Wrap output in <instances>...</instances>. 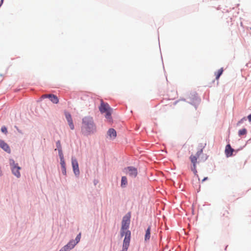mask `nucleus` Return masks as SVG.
<instances>
[{"instance_id":"24","label":"nucleus","mask_w":251,"mask_h":251,"mask_svg":"<svg viewBox=\"0 0 251 251\" xmlns=\"http://www.w3.org/2000/svg\"><path fill=\"white\" fill-rule=\"evenodd\" d=\"M192 171L194 172V173L196 175L197 173V171L196 169V165H193V167L192 168Z\"/></svg>"},{"instance_id":"29","label":"nucleus","mask_w":251,"mask_h":251,"mask_svg":"<svg viewBox=\"0 0 251 251\" xmlns=\"http://www.w3.org/2000/svg\"><path fill=\"white\" fill-rule=\"evenodd\" d=\"M3 0H1V2H0V6L1 5L2 2H3Z\"/></svg>"},{"instance_id":"4","label":"nucleus","mask_w":251,"mask_h":251,"mask_svg":"<svg viewBox=\"0 0 251 251\" xmlns=\"http://www.w3.org/2000/svg\"><path fill=\"white\" fill-rule=\"evenodd\" d=\"M10 165L12 174L17 177L19 178L21 176L20 170L21 167L18 166L17 163H16L13 159L10 160Z\"/></svg>"},{"instance_id":"16","label":"nucleus","mask_w":251,"mask_h":251,"mask_svg":"<svg viewBox=\"0 0 251 251\" xmlns=\"http://www.w3.org/2000/svg\"><path fill=\"white\" fill-rule=\"evenodd\" d=\"M60 164L62 168V173L64 175L66 174V164L65 160L60 161Z\"/></svg>"},{"instance_id":"25","label":"nucleus","mask_w":251,"mask_h":251,"mask_svg":"<svg viewBox=\"0 0 251 251\" xmlns=\"http://www.w3.org/2000/svg\"><path fill=\"white\" fill-rule=\"evenodd\" d=\"M1 132L6 133L7 132V128L5 126H3L1 128Z\"/></svg>"},{"instance_id":"8","label":"nucleus","mask_w":251,"mask_h":251,"mask_svg":"<svg viewBox=\"0 0 251 251\" xmlns=\"http://www.w3.org/2000/svg\"><path fill=\"white\" fill-rule=\"evenodd\" d=\"M125 170L131 177H135L137 175V169L133 167H128Z\"/></svg>"},{"instance_id":"13","label":"nucleus","mask_w":251,"mask_h":251,"mask_svg":"<svg viewBox=\"0 0 251 251\" xmlns=\"http://www.w3.org/2000/svg\"><path fill=\"white\" fill-rule=\"evenodd\" d=\"M234 150L231 147L229 144L226 146L225 149V154L226 157H230L232 155Z\"/></svg>"},{"instance_id":"7","label":"nucleus","mask_w":251,"mask_h":251,"mask_svg":"<svg viewBox=\"0 0 251 251\" xmlns=\"http://www.w3.org/2000/svg\"><path fill=\"white\" fill-rule=\"evenodd\" d=\"M72 164L75 174L76 176L78 175L79 174V170L78 164L76 158L74 157L72 158Z\"/></svg>"},{"instance_id":"28","label":"nucleus","mask_w":251,"mask_h":251,"mask_svg":"<svg viewBox=\"0 0 251 251\" xmlns=\"http://www.w3.org/2000/svg\"><path fill=\"white\" fill-rule=\"evenodd\" d=\"M206 179H207V177H204L203 179H202V182L206 180Z\"/></svg>"},{"instance_id":"14","label":"nucleus","mask_w":251,"mask_h":251,"mask_svg":"<svg viewBox=\"0 0 251 251\" xmlns=\"http://www.w3.org/2000/svg\"><path fill=\"white\" fill-rule=\"evenodd\" d=\"M107 135L109 136L110 139H113L116 137L117 133L116 130L114 128H110L107 131Z\"/></svg>"},{"instance_id":"9","label":"nucleus","mask_w":251,"mask_h":251,"mask_svg":"<svg viewBox=\"0 0 251 251\" xmlns=\"http://www.w3.org/2000/svg\"><path fill=\"white\" fill-rule=\"evenodd\" d=\"M202 150L201 149L200 151H198L195 155H191L190 156V159L193 165H196L197 160L199 158L200 156L202 153Z\"/></svg>"},{"instance_id":"22","label":"nucleus","mask_w":251,"mask_h":251,"mask_svg":"<svg viewBox=\"0 0 251 251\" xmlns=\"http://www.w3.org/2000/svg\"><path fill=\"white\" fill-rule=\"evenodd\" d=\"M80 238H81V233H79L76 237L75 239V241H74L75 242V243L77 244L80 240Z\"/></svg>"},{"instance_id":"21","label":"nucleus","mask_w":251,"mask_h":251,"mask_svg":"<svg viewBox=\"0 0 251 251\" xmlns=\"http://www.w3.org/2000/svg\"><path fill=\"white\" fill-rule=\"evenodd\" d=\"M58 153H59V157H60V161L64 160L63 154L62 151V149H60L58 150Z\"/></svg>"},{"instance_id":"6","label":"nucleus","mask_w":251,"mask_h":251,"mask_svg":"<svg viewBox=\"0 0 251 251\" xmlns=\"http://www.w3.org/2000/svg\"><path fill=\"white\" fill-rule=\"evenodd\" d=\"M42 99L49 98L50 101L53 103L57 104L59 102V100L56 95L53 94H45L41 96Z\"/></svg>"},{"instance_id":"26","label":"nucleus","mask_w":251,"mask_h":251,"mask_svg":"<svg viewBox=\"0 0 251 251\" xmlns=\"http://www.w3.org/2000/svg\"><path fill=\"white\" fill-rule=\"evenodd\" d=\"M246 120V118H243L240 121H239L237 123V125H239L241 123H242L244 121Z\"/></svg>"},{"instance_id":"15","label":"nucleus","mask_w":251,"mask_h":251,"mask_svg":"<svg viewBox=\"0 0 251 251\" xmlns=\"http://www.w3.org/2000/svg\"><path fill=\"white\" fill-rule=\"evenodd\" d=\"M151 237V226H149L146 231L145 235V241L146 242L149 241Z\"/></svg>"},{"instance_id":"17","label":"nucleus","mask_w":251,"mask_h":251,"mask_svg":"<svg viewBox=\"0 0 251 251\" xmlns=\"http://www.w3.org/2000/svg\"><path fill=\"white\" fill-rule=\"evenodd\" d=\"M224 71L223 68H221L220 69H219L217 72H216L215 73V76H216V79L218 80L220 76L223 74V72Z\"/></svg>"},{"instance_id":"27","label":"nucleus","mask_w":251,"mask_h":251,"mask_svg":"<svg viewBox=\"0 0 251 251\" xmlns=\"http://www.w3.org/2000/svg\"><path fill=\"white\" fill-rule=\"evenodd\" d=\"M248 119L249 121L250 122H251V114H250L248 116Z\"/></svg>"},{"instance_id":"19","label":"nucleus","mask_w":251,"mask_h":251,"mask_svg":"<svg viewBox=\"0 0 251 251\" xmlns=\"http://www.w3.org/2000/svg\"><path fill=\"white\" fill-rule=\"evenodd\" d=\"M247 130L246 128H243L239 130L238 135L241 136L242 135H246L247 134Z\"/></svg>"},{"instance_id":"12","label":"nucleus","mask_w":251,"mask_h":251,"mask_svg":"<svg viewBox=\"0 0 251 251\" xmlns=\"http://www.w3.org/2000/svg\"><path fill=\"white\" fill-rule=\"evenodd\" d=\"M0 148L8 153H10L11 150L9 146L3 140H0Z\"/></svg>"},{"instance_id":"23","label":"nucleus","mask_w":251,"mask_h":251,"mask_svg":"<svg viewBox=\"0 0 251 251\" xmlns=\"http://www.w3.org/2000/svg\"><path fill=\"white\" fill-rule=\"evenodd\" d=\"M56 144V147L58 149V150H59L60 149H61V143H60V141H57Z\"/></svg>"},{"instance_id":"1","label":"nucleus","mask_w":251,"mask_h":251,"mask_svg":"<svg viewBox=\"0 0 251 251\" xmlns=\"http://www.w3.org/2000/svg\"><path fill=\"white\" fill-rule=\"evenodd\" d=\"M81 131L84 135H88L96 131V126L92 117H85L82 119Z\"/></svg>"},{"instance_id":"2","label":"nucleus","mask_w":251,"mask_h":251,"mask_svg":"<svg viewBox=\"0 0 251 251\" xmlns=\"http://www.w3.org/2000/svg\"><path fill=\"white\" fill-rule=\"evenodd\" d=\"M99 110L101 113H105V118L109 121L111 120L112 109L107 103H104L102 100H101V104Z\"/></svg>"},{"instance_id":"20","label":"nucleus","mask_w":251,"mask_h":251,"mask_svg":"<svg viewBox=\"0 0 251 251\" xmlns=\"http://www.w3.org/2000/svg\"><path fill=\"white\" fill-rule=\"evenodd\" d=\"M229 212L228 210L223 209L221 211V214L223 217H227Z\"/></svg>"},{"instance_id":"10","label":"nucleus","mask_w":251,"mask_h":251,"mask_svg":"<svg viewBox=\"0 0 251 251\" xmlns=\"http://www.w3.org/2000/svg\"><path fill=\"white\" fill-rule=\"evenodd\" d=\"M76 245V243L74 240L70 241L66 245L64 246L62 249L64 251H69L74 248Z\"/></svg>"},{"instance_id":"11","label":"nucleus","mask_w":251,"mask_h":251,"mask_svg":"<svg viewBox=\"0 0 251 251\" xmlns=\"http://www.w3.org/2000/svg\"><path fill=\"white\" fill-rule=\"evenodd\" d=\"M65 117L68 121L70 128L73 130L75 127L71 114L69 113L65 112Z\"/></svg>"},{"instance_id":"3","label":"nucleus","mask_w":251,"mask_h":251,"mask_svg":"<svg viewBox=\"0 0 251 251\" xmlns=\"http://www.w3.org/2000/svg\"><path fill=\"white\" fill-rule=\"evenodd\" d=\"M130 224V216L126 215L123 218L122 222V227L121 229V235L124 236L125 233L127 231H130L128 230L129 226Z\"/></svg>"},{"instance_id":"18","label":"nucleus","mask_w":251,"mask_h":251,"mask_svg":"<svg viewBox=\"0 0 251 251\" xmlns=\"http://www.w3.org/2000/svg\"><path fill=\"white\" fill-rule=\"evenodd\" d=\"M127 183V178L126 176H122L121 179V186L124 187Z\"/></svg>"},{"instance_id":"30","label":"nucleus","mask_w":251,"mask_h":251,"mask_svg":"<svg viewBox=\"0 0 251 251\" xmlns=\"http://www.w3.org/2000/svg\"><path fill=\"white\" fill-rule=\"evenodd\" d=\"M59 251H64L61 248Z\"/></svg>"},{"instance_id":"5","label":"nucleus","mask_w":251,"mask_h":251,"mask_svg":"<svg viewBox=\"0 0 251 251\" xmlns=\"http://www.w3.org/2000/svg\"><path fill=\"white\" fill-rule=\"evenodd\" d=\"M130 235V231H127L126 232V233H125L124 235L125 236V237L123 242V249L122 251H127L128 248L129 246Z\"/></svg>"}]
</instances>
